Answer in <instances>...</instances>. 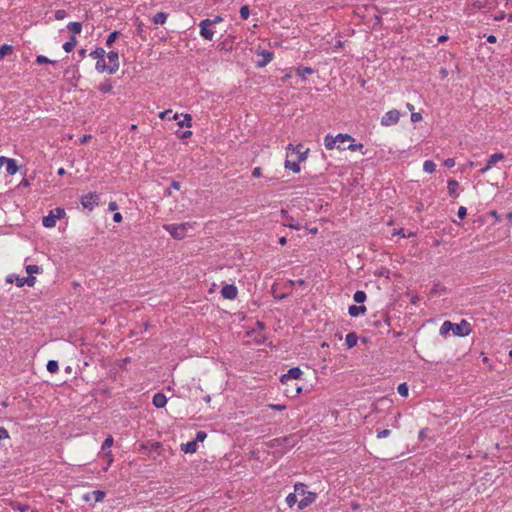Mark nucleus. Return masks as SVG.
Segmentation results:
<instances>
[{"instance_id": "6e6552de", "label": "nucleus", "mask_w": 512, "mask_h": 512, "mask_svg": "<svg viewBox=\"0 0 512 512\" xmlns=\"http://www.w3.org/2000/svg\"><path fill=\"white\" fill-rule=\"evenodd\" d=\"M257 57L256 67L263 68L273 60L274 53L270 50L263 49L257 52Z\"/></svg>"}, {"instance_id": "603ef678", "label": "nucleus", "mask_w": 512, "mask_h": 512, "mask_svg": "<svg viewBox=\"0 0 512 512\" xmlns=\"http://www.w3.org/2000/svg\"><path fill=\"white\" fill-rule=\"evenodd\" d=\"M389 435H390V430L384 429V430H381L378 432L377 437L382 439V438L388 437Z\"/></svg>"}, {"instance_id": "de8ad7c7", "label": "nucleus", "mask_w": 512, "mask_h": 512, "mask_svg": "<svg viewBox=\"0 0 512 512\" xmlns=\"http://www.w3.org/2000/svg\"><path fill=\"white\" fill-rule=\"evenodd\" d=\"M487 6V1H481V0H476L473 2V7L475 9H482V8H485Z\"/></svg>"}, {"instance_id": "a18cd8bd", "label": "nucleus", "mask_w": 512, "mask_h": 512, "mask_svg": "<svg viewBox=\"0 0 512 512\" xmlns=\"http://www.w3.org/2000/svg\"><path fill=\"white\" fill-rule=\"evenodd\" d=\"M250 16V9L248 5H244L240 8V17L244 20Z\"/></svg>"}, {"instance_id": "774afa93", "label": "nucleus", "mask_w": 512, "mask_h": 512, "mask_svg": "<svg viewBox=\"0 0 512 512\" xmlns=\"http://www.w3.org/2000/svg\"><path fill=\"white\" fill-rule=\"evenodd\" d=\"M86 52H87V50H86V49H84V48L80 49V50L78 51V55H79V57H80L81 59L85 58V57H86Z\"/></svg>"}, {"instance_id": "3c124183", "label": "nucleus", "mask_w": 512, "mask_h": 512, "mask_svg": "<svg viewBox=\"0 0 512 512\" xmlns=\"http://www.w3.org/2000/svg\"><path fill=\"white\" fill-rule=\"evenodd\" d=\"M192 135V130H185L184 132H182L181 134H178V138L180 139H187V138H190Z\"/></svg>"}, {"instance_id": "20e7f679", "label": "nucleus", "mask_w": 512, "mask_h": 512, "mask_svg": "<svg viewBox=\"0 0 512 512\" xmlns=\"http://www.w3.org/2000/svg\"><path fill=\"white\" fill-rule=\"evenodd\" d=\"M195 222H185L180 224H167L164 229L175 239H183L189 236L194 230Z\"/></svg>"}, {"instance_id": "393cba45", "label": "nucleus", "mask_w": 512, "mask_h": 512, "mask_svg": "<svg viewBox=\"0 0 512 512\" xmlns=\"http://www.w3.org/2000/svg\"><path fill=\"white\" fill-rule=\"evenodd\" d=\"M181 450L184 453H194V452H196V450H197L196 441L193 440V441L187 442L185 444H182L181 445Z\"/></svg>"}, {"instance_id": "72a5a7b5", "label": "nucleus", "mask_w": 512, "mask_h": 512, "mask_svg": "<svg viewBox=\"0 0 512 512\" xmlns=\"http://www.w3.org/2000/svg\"><path fill=\"white\" fill-rule=\"evenodd\" d=\"M21 280H22V277H19V276L15 275V274H10L6 278V281L8 283H14L15 282L18 287H23V283H20Z\"/></svg>"}, {"instance_id": "09e8293b", "label": "nucleus", "mask_w": 512, "mask_h": 512, "mask_svg": "<svg viewBox=\"0 0 512 512\" xmlns=\"http://www.w3.org/2000/svg\"><path fill=\"white\" fill-rule=\"evenodd\" d=\"M206 437H207V434L204 431H199V432H197L196 439L194 441H196V444H197L198 442L204 441Z\"/></svg>"}, {"instance_id": "0e129e2a", "label": "nucleus", "mask_w": 512, "mask_h": 512, "mask_svg": "<svg viewBox=\"0 0 512 512\" xmlns=\"http://www.w3.org/2000/svg\"><path fill=\"white\" fill-rule=\"evenodd\" d=\"M269 407L272 408V409H275V410H283V409H285L284 405H279V404H271V405H269Z\"/></svg>"}, {"instance_id": "7c9ffc66", "label": "nucleus", "mask_w": 512, "mask_h": 512, "mask_svg": "<svg viewBox=\"0 0 512 512\" xmlns=\"http://www.w3.org/2000/svg\"><path fill=\"white\" fill-rule=\"evenodd\" d=\"M503 159H504V154L503 153H495V154L491 155L490 158L487 161L488 167H492L497 162H499V161H501Z\"/></svg>"}, {"instance_id": "37998d69", "label": "nucleus", "mask_w": 512, "mask_h": 512, "mask_svg": "<svg viewBox=\"0 0 512 512\" xmlns=\"http://www.w3.org/2000/svg\"><path fill=\"white\" fill-rule=\"evenodd\" d=\"M397 392L402 397H407L408 396V386H407V384L406 383L399 384V386L397 387Z\"/></svg>"}, {"instance_id": "39448f33", "label": "nucleus", "mask_w": 512, "mask_h": 512, "mask_svg": "<svg viewBox=\"0 0 512 512\" xmlns=\"http://www.w3.org/2000/svg\"><path fill=\"white\" fill-rule=\"evenodd\" d=\"M401 116H407V113H401L397 109H392L386 112L381 118V125L393 126L396 125Z\"/></svg>"}, {"instance_id": "4d7b16f0", "label": "nucleus", "mask_w": 512, "mask_h": 512, "mask_svg": "<svg viewBox=\"0 0 512 512\" xmlns=\"http://www.w3.org/2000/svg\"><path fill=\"white\" fill-rule=\"evenodd\" d=\"M9 437L7 430L4 427H0V440L6 439Z\"/></svg>"}, {"instance_id": "bf43d9fd", "label": "nucleus", "mask_w": 512, "mask_h": 512, "mask_svg": "<svg viewBox=\"0 0 512 512\" xmlns=\"http://www.w3.org/2000/svg\"><path fill=\"white\" fill-rule=\"evenodd\" d=\"M486 39H487V42L492 43V44L496 43V41H497V37L493 34L488 35Z\"/></svg>"}, {"instance_id": "f3484780", "label": "nucleus", "mask_w": 512, "mask_h": 512, "mask_svg": "<svg viewBox=\"0 0 512 512\" xmlns=\"http://www.w3.org/2000/svg\"><path fill=\"white\" fill-rule=\"evenodd\" d=\"M281 213L283 215V225L284 226H287L289 228L296 229V230L300 229V225L296 224L293 217L287 215L285 210H282Z\"/></svg>"}, {"instance_id": "4be33fe9", "label": "nucleus", "mask_w": 512, "mask_h": 512, "mask_svg": "<svg viewBox=\"0 0 512 512\" xmlns=\"http://www.w3.org/2000/svg\"><path fill=\"white\" fill-rule=\"evenodd\" d=\"M67 29L72 33L71 36H75V35L81 33L82 23L81 22H69L67 25Z\"/></svg>"}, {"instance_id": "2f4dec72", "label": "nucleus", "mask_w": 512, "mask_h": 512, "mask_svg": "<svg viewBox=\"0 0 512 512\" xmlns=\"http://www.w3.org/2000/svg\"><path fill=\"white\" fill-rule=\"evenodd\" d=\"M89 55H90V57L98 60L102 57H105L106 51L102 47H97Z\"/></svg>"}, {"instance_id": "4c0bfd02", "label": "nucleus", "mask_w": 512, "mask_h": 512, "mask_svg": "<svg viewBox=\"0 0 512 512\" xmlns=\"http://www.w3.org/2000/svg\"><path fill=\"white\" fill-rule=\"evenodd\" d=\"M46 367L50 373H56L59 370L58 362L55 360L48 361Z\"/></svg>"}, {"instance_id": "412c9836", "label": "nucleus", "mask_w": 512, "mask_h": 512, "mask_svg": "<svg viewBox=\"0 0 512 512\" xmlns=\"http://www.w3.org/2000/svg\"><path fill=\"white\" fill-rule=\"evenodd\" d=\"M315 72V70L311 67H298L296 69V74L297 76H299L302 80H306V75H310V74H313Z\"/></svg>"}, {"instance_id": "c756f323", "label": "nucleus", "mask_w": 512, "mask_h": 512, "mask_svg": "<svg viewBox=\"0 0 512 512\" xmlns=\"http://www.w3.org/2000/svg\"><path fill=\"white\" fill-rule=\"evenodd\" d=\"M168 18V14L165 12H158L153 16L154 24H164Z\"/></svg>"}, {"instance_id": "58836bf2", "label": "nucleus", "mask_w": 512, "mask_h": 512, "mask_svg": "<svg viewBox=\"0 0 512 512\" xmlns=\"http://www.w3.org/2000/svg\"><path fill=\"white\" fill-rule=\"evenodd\" d=\"M35 282H36V279L33 275H29L27 277H22V280L20 281V283H23V286L28 285L30 287L34 286Z\"/></svg>"}, {"instance_id": "f704fd0d", "label": "nucleus", "mask_w": 512, "mask_h": 512, "mask_svg": "<svg viewBox=\"0 0 512 512\" xmlns=\"http://www.w3.org/2000/svg\"><path fill=\"white\" fill-rule=\"evenodd\" d=\"M436 169V165L433 161L431 160H426L423 164V170L426 172V173H432L434 172Z\"/></svg>"}, {"instance_id": "4468645a", "label": "nucleus", "mask_w": 512, "mask_h": 512, "mask_svg": "<svg viewBox=\"0 0 512 512\" xmlns=\"http://www.w3.org/2000/svg\"><path fill=\"white\" fill-rule=\"evenodd\" d=\"M221 295L225 299H229V300L235 299L237 297V288H236V286L231 285V284H227V285L223 286V288L221 290Z\"/></svg>"}, {"instance_id": "0eeeda50", "label": "nucleus", "mask_w": 512, "mask_h": 512, "mask_svg": "<svg viewBox=\"0 0 512 512\" xmlns=\"http://www.w3.org/2000/svg\"><path fill=\"white\" fill-rule=\"evenodd\" d=\"M198 26L200 28L199 34L203 39L211 41L214 38L215 31L212 29L209 18L203 19Z\"/></svg>"}, {"instance_id": "f8f14e48", "label": "nucleus", "mask_w": 512, "mask_h": 512, "mask_svg": "<svg viewBox=\"0 0 512 512\" xmlns=\"http://www.w3.org/2000/svg\"><path fill=\"white\" fill-rule=\"evenodd\" d=\"M4 164H6V172L9 175H14V174L17 173L18 166H17L16 161L14 159L7 158L5 156H1L0 157V166H3Z\"/></svg>"}, {"instance_id": "e2e57ef3", "label": "nucleus", "mask_w": 512, "mask_h": 512, "mask_svg": "<svg viewBox=\"0 0 512 512\" xmlns=\"http://www.w3.org/2000/svg\"><path fill=\"white\" fill-rule=\"evenodd\" d=\"M252 175L254 177H260L261 176V168H259V167L254 168L253 172H252Z\"/></svg>"}, {"instance_id": "c9c22d12", "label": "nucleus", "mask_w": 512, "mask_h": 512, "mask_svg": "<svg viewBox=\"0 0 512 512\" xmlns=\"http://www.w3.org/2000/svg\"><path fill=\"white\" fill-rule=\"evenodd\" d=\"M366 293L364 291H356L353 295V299L356 303H363L366 300Z\"/></svg>"}, {"instance_id": "864d4df0", "label": "nucleus", "mask_w": 512, "mask_h": 512, "mask_svg": "<svg viewBox=\"0 0 512 512\" xmlns=\"http://www.w3.org/2000/svg\"><path fill=\"white\" fill-rule=\"evenodd\" d=\"M223 21L222 16L216 15L213 19H209V22H211V26L218 24Z\"/></svg>"}, {"instance_id": "ea45409f", "label": "nucleus", "mask_w": 512, "mask_h": 512, "mask_svg": "<svg viewBox=\"0 0 512 512\" xmlns=\"http://www.w3.org/2000/svg\"><path fill=\"white\" fill-rule=\"evenodd\" d=\"M306 486L302 483H297L295 486H294V490H295V493L298 494V495H301V496H305L307 494L308 491L305 490Z\"/></svg>"}, {"instance_id": "473e14b6", "label": "nucleus", "mask_w": 512, "mask_h": 512, "mask_svg": "<svg viewBox=\"0 0 512 512\" xmlns=\"http://www.w3.org/2000/svg\"><path fill=\"white\" fill-rule=\"evenodd\" d=\"M119 35H120V32L117 30L111 32L106 39V43H105L106 46L111 47Z\"/></svg>"}, {"instance_id": "5fc2aeb1", "label": "nucleus", "mask_w": 512, "mask_h": 512, "mask_svg": "<svg viewBox=\"0 0 512 512\" xmlns=\"http://www.w3.org/2000/svg\"><path fill=\"white\" fill-rule=\"evenodd\" d=\"M466 214H467V209L465 207L461 206L458 209V213H457L458 217L463 219L466 216Z\"/></svg>"}, {"instance_id": "a211bd4d", "label": "nucleus", "mask_w": 512, "mask_h": 512, "mask_svg": "<svg viewBox=\"0 0 512 512\" xmlns=\"http://www.w3.org/2000/svg\"><path fill=\"white\" fill-rule=\"evenodd\" d=\"M297 158H288L285 161V168L292 170L294 173L300 172V165Z\"/></svg>"}, {"instance_id": "c03bdc74", "label": "nucleus", "mask_w": 512, "mask_h": 512, "mask_svg": "<svg viewBox=\"0 0 512 512\" xmlns=\"http://www.w3.org/2000/svg\"><path fill=\"white\" fill-rule=\"evenodd\" d=\"M297 502V495L296 493H290L287 497H286V503L289 507H293L295 505V503Z\"/></svg>"}, {"instance_id": "7ed1b4c3", "label": "nucleus", "mask_w": 512, "mask_h": 512, "mask_svg": "<svg viewBox=\"0 0 512 512\" xmlns=\"http://www.w3.org/2000/svg\"><path fill=\"white\" fill-rule=\"evenodd\" d=\"M158 117L163 121H176V125L179 128H190L192 126V117L190 114L178 115L177 113H174L171 109H168L159 113Z\"/></svg>"}, {"instance_id": "b1692460", "label": "nucleus", "mask_w": 512, "mask_h": 512, "mask_svg": "<svg viewBox=\"0 0 512 512\" xmlns=\"http://www.w3.org/2000/svg\"><path fill=\"white\" fill-rule=\"evenodd\" d=\"M113 444V438L112 436H109L105 439V441L103 442L102 444V451L103 453L109 457V460H108V464L111 463L112 461V458H111V455H110V451L106 452L107 449H109Z\"/></svg>"}, {"instance_id": "9b49d317", "label": "nucleus", "mask_w": 512, "mask_h": 512, "mask_svg": "<svg viewBox=\"0 0 512 512\" xmlns=\"http://www.w3.org/2000/svg\"><path fill=\"white\" fill-rule=\"evenodd\" d=\"M308 149H304L303 145H298L295 148H292L290 152H287L288 158H297L298 161H304L306 159V153Z\"/></svg>"}, {"instance_id": "cd10ccee", "label": "nucleus", "mask_w": 512, "mask_h": 512, "mask_svg": "<svg viewBox=\"0 0 512 512\" xmlns=\"http://www.w3.org/2000/svg\"><path fill=\"white\" fill-rule=\"evenodd\" d=\"M77 40L75 36H71L70 40L66 41L63 44V49L65 52L70 53L76 46Z\"/></svg>"}, {"instance_id": "aec40b11", "label": "nucleus", "mask_w": 512, "mask_h": 512, "mask_svg": "<svg viewBox=\"0 0 512 512\" xmlns=\"http://www.w3.org/2000/svg\"><path fill=\"white\" fill-rule=\"evenodd\" d=\"M348 312L351 317H358L359 315L364 314L366 312V307L363 305H361V306L352 305L349 307Z\"/></svg>"}, {"instance_id": "423d86ee", "label": "nucleus", "mask_w": 512, "mask_h": 512, "mask_svg": "<svg viewBox=\"0 0 512 512\" xmlns=\"http://www.w3.org/2000/svg\"><path fill=\"white\" fill-rule=\"evenodd\" d=\"M65 215V211L62 208H56L51 210L49 215L43 217L42 223L46 228H53L56 225L57 219L62 218Z\"/></svg>"}, {"instance_id": "2eb2a0df", "label": "nucleus", "mask_w": 512, "mask_h": 512, "mask_svg": "<svg viewBox=\"0 0 512 512\" xmlns=\"http://www.w3.org/2000/svg\"><path fill=\"white\" fill-rule=\"evenodd\" d=\"M316 499V493L314 492H307V494L299 501L298 508L300 510L308 507L310 504H312Z\"/></svg>"}, {"instance_id": "ddd939ff", "label": "nucleus", "mask_w": 512, "mask_h": 512, "mask_svg": "<svg viewBox=\"0 0 512 512\" xmlns=\"http://www.w3.org/2000/svg\"><path fill=\"white\" fill-rule=\"evenodd\" d=\"M301 375H302V371L300 368H298V367L291 368L288 370V372L286 374H284L281 377V382L283 384H288L289 381L296 380V379L300 378Z\"/></svg>"}, {"instance_id": "c85d7f7f", "label": "nucleus", "mask_w": 512, "mask_h": 512, "mask_svg": "<svg viewBox=\"0 0 512 512\" xmlns=\"http://www.w3.org/2000/svg\"><path fill=\"white\" fill-rule=\"evenodd\" d=\"M459 184L456 180H449L448 181V192L451 196H458L457 190H458Z\"/></svg>"}, {"instance_id": "79ce46f5", "label": "nucleus", "mask_w": 512, "mask_h": 512, "mask_svg": "<svg viewBox=\"0 0 512 512\" xmlns=\"http://www.w3.org/2000/svg\"><path fill=\"white\" fill-rule=\"evenodd\" d=\"M35 62H36L37 64H39V65H43V64H54V63H55L54 61H52V60L48 59V58H47L46 56H44V55H38V56L36 57Z\"/></svg>"}, {"instance_id": "dca6fc26", "label": "nucleus", "mask_w": 512, "mask_h": 512, "mask_svg": "<svg viewBox=\"0 0 512 512\" xmlns=\"http://www.w3.org/2000/svg\"><path fill=\"white\" fill-rule=\"evenodd\" d=\"M234 40L235 36L228 35L223 41L219 43L218 48L220 50L231 51L233 49Z\"/></svg>"}, {"instance_id": "13d9d810", "label": "nucleus", "mask_w": 512, "mask_h": 512, "mask_svg": "<svg viewBox=\"0 0 512 512\" xmlns=\"http://www.w3.org/2000/svg\"><path fill=\"white\" fill-rule=\"evenodd\" d=\"M506 16H507V15L505 14V12L500 11V12H498V13L496 14V16L494 17V19H495L496 21H501V20H504Z\"/></svg>"}, {"instance_id": "f257e3e1", "label": "nucleus", "mask_w": 512, "mask_h": 512, "mask_svg": "<svg viewBox=\"0 0 512 512\" xmlns=\"http://www.w3.org/2000/svg\"><path fill=\"white\" fill-rule=\"evenodd\" d=\"M325 146L327 149L337 148L339 150L349 149L352 151L362 148V144H355L354 139L350 135L341 133L335 137L327 135L325 137Z\"/></svg>"}, {"instance_id": "052dcab7", "label": "nucleus", "mask_w": 512, "mask_h": 512, "mask_svg": "<svg viewBox=\"0 0 512 512\" xmlns=\"http://www.w3.org/2000/svg\"><path fill=\"white\" fill-rule=\"evenodd\" d=\"M117 208H118V205H117L116 202L112 201V202L109 203L108 209L110 211H115V210H117Z\"/></svg>"}, {"instance_id": "1a4fd4ad", "label": "nucleus", "mask_w": 512, "mask_h": 512, "mask_svg": "<svg viewBox=\"0 0 512 512\" xmlns=\"http://www.w3.org/2000/svg\"><path fill=\"white\" fill-rule=\"evenodd\" d=\"M99 195L96 193H88L81 197V204L85 209L93 210L98 205Z\"/></svg>"}, {"instance_id": "f03ea898", "label": "nucleus", "mask_w": 512, "mask_h": 512, "mask_svg": "<svg viewBox=\"0 0 512 512\" xmlns=\"http://www.w3.org/2000/svg\"><path fill=\"white\" fill-rule=\"evenodd\" d=\"M450 331L455 336H467L471 333L472 328L470 323L466 320H462L459 324H453L450 321H445L440 327V334L446 336Z\"/></svg>"}, {"instance_id": "69168bd1", "label": "nucleus", "mask_w": 512, "mask_h": 512, "mask_svg": "<svg viewBox=\"0 0 512 512\" xmlns=\"http://www.w3.org/2000/svg\"><path fill=\"white\" fill-rule=\"evenodd\" d=\"M439 73H440L442 79H444L448 76V70L446 68H441Z\"/></svg>"}, {"instance_id": "9d476101", "label": "nucleus", "mask_w": 512, "mask_h": 512, "mask_svg": "<svg viewBox=\"0 0 512 512\" xmlns=\"http://www.w3.org/2000/svg\"><path fill=\"white\" fill-rule=\"evenodd\" d=\"M106 55L109 61V74H115L120 67L119 53L115 50H111L108 53H106Z\"/></svg>"}, {"instance_id": "e433bc0d", "label": "nucleus", "mask_w": 512, "mask_h": 512, "mask_svg": "<svg viewBox=\"0 0 512 512\" xmlns=\"http://www.w3.org/2000/svg\"><path fill=\"white\" fill-rule=\"evenodd\" d=\"M13 51V46L11 45H8V44H4L0 47V58H3L4 56L12 53Z\"/></svg>"}, {"instance_id": "a878e982", "label": "nucleus", "mask_w": 512, "mask_h": 512, "mask_svg": "<svg viewBox=\"0 0 512 512\" xmlns=\"http://www.w3.org/2000/svg\"><path fill=\"white\" fill-rule=\"evenodd\" d=\"M113 88L112 81L110 79H106L101 82L98 86V90L102 93H109Z\"/></svg>"}, {"instance_id": "49530a36", "label": "nucleus", "mask_w": 512, "mask_h": 512, "mask_svg": "<svg viewBox=\"0 0 512 512\" xmlns=\"http://www.w3.org/2000/svg\"><path fill=\"white\" fill-rule=\"evenodd\" d=\"M55 19L56 20H63L67 16V12L64 9H58L55 11Z\"/></svg>"}, {"instance_id": "a19ab883", "label": "nucleus", "mask_w": 512, "mask_h": 512, "mask_svg": "<svg viewBox=\"0 0 512 512\" xmlns=\"http://www.w3.org/2000/svg\"><path fill=\"white\" fill-rule=\"evenodd\" d=\"M41 271H42V268L37 265H27L26 266V272L28 273V275L37 274V273H40Z\"/></svg>"}, {"instance_id": "5701e85b", "label": "nucleus", "mask_w": 512, "mask_h": 512, "mask_svg": "<svg viewBox=\"0 0 512 512\" xmlns=\"http://www.w3.org/2000/svg\"><path fill=\"white\" fill-rule=\"evenodd\" d=\"M95 69L99 73L107 72L109 74V69L110 68H109V64H106V62H105V57H102V58L97 60L96 65H95Z\"/></svg>"}, {"instance_id": "680f3d73", "label": "nucleus", "mask_w": 512, "mask_h": 512, "mask_svg": "<svg viewBox=\"0 0 512 512\" xmlns=\"http://www.w3.org/2000/svg\"><path fill=\"white\" fill-rule=\"evenodd\" d=\"M113 220H114L115 222H117V223L121 222V221H122V215H121V213H119V212L115 213V214H114V216H113Z\"/></svg>"}, {"instance_id": "6e6d98bb", "label": "nucleus", "mask_w": 512, "mask_h": 512, "mask_svg": "<svg viewBox=\"0 0 512 512\" xmlns=\"http://www.w3.org/2000/svg\"><path fill=\"white\" fill-rule=\"evenodd\" d=\"M444 165L447 167V168H452L454 167L455 165V160L453 158H448L444 161Z\"/></svg>"}, {"instance_id": "bb28decb", "label": "nucleus", "mask_w": 512, "mask_h": 512, "mask_svg": "<svg viewBox=\"0 0 512 512\" xmlns=\"http://www.w3.org/2000/svg\"><path fill=\"white\" fill-rule=\"evenodd\" d=\"M357 341L358 337L354 332H350L346 335L345 342L348 348L354 347L357 344Z\"/></svg>"}, {"instance_id": "338daca9", "label": "nucleus", "mask_w": 512, "mask_h": 512, "mask_svg": "<svg viewBox=\"0 0 512 512\" xmlns=\"http://www.w3.org/2000/svg\"><path fill=\"white\" fill-rule=\"evenodd\" d=\"M90 138H91V136H90V135H84V136H82L81 138H79V142H80L81 144H84V143H86Z\"/></svg>"}, {"instance_id": "8fccbe9b", "label": "nucleus", "mask_w": 512, "mask_h": 512, "mask_svg": "<svg viewBox=\"0 0 512 512\" xmlns=\"http://www.w3.org/2000/svg\"><path fill=\"white\" fill-rule=\"evenodd\" d=\"M422 119V115L419 112H412L411 113V121L412 122H418Z\"/></svg>"}, {"instance_id": "6ab92c4d", "label": "nucleus", "mask_w": 512, "mask_h": 512, "mask_svg": "<svg viewBox=\"0 0 512 512\" xmlns=\"http://www.w3.org/2000/svg\"><path fill=\"white\" fill-rule=\"evenodd\" d=\"M167 403V398L163 393H156L153 396V404L157 408H163Z\"/></svg>"}]
</instances>
